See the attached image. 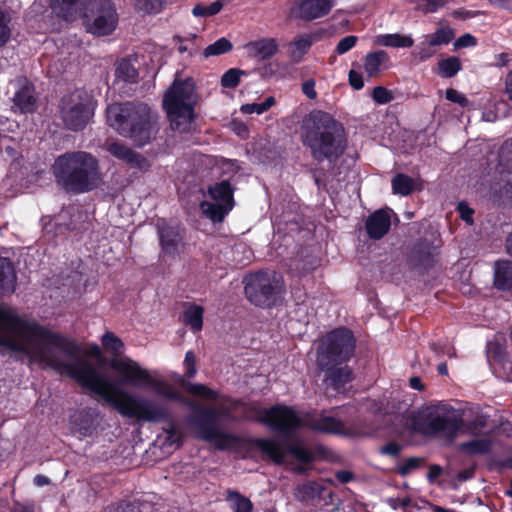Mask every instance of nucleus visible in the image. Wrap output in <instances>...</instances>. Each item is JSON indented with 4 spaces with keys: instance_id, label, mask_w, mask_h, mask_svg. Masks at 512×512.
<instances>
[{
    "instance_id": "nucleus-1",
    "label": "nucleus",
    "mask_w": 512,
    "mask_h": 512,
    "mask_svg": "<svg viewBox=\"0 0 512 512\" xmlns=\"http://www.w3.org/2000/svg\"><path fill=\"white\" fill-rule=\"evenodd\" d=\"M0 346L27 357L30 362L69 376L100 396L121 416L138 422H168L170 425L165 429L166 433L170 438L175 434L172 414L166 403L118 388L89 359L101 358L99 346L82 350L74 341L36 323L24 321L4 307H0Z\"/></svg>"
},
{
    "instance_id": "nucleus-2",
    "label": "nucleus",
    "mask_w": 512,
    "mask_h": 512,
    "mask_svg": "<svg viewBox=\"0 0 512 512\" xmlns=\"http://www.w3.org/2000/svg\"><path fill=\"white\" fill-rule=\"evenodd\" d=\"M110 367L119 375L118 384L150 387L158 396L166 400L182 402L193 409L188 423L196 429L201 439L214 443L220 450L228 449L237 443L235 435L219 427L218 417L220 414H225V411L219 412L214 408L199 406L186 400L173 385L153 377L147 369L129 357L111 360Z\"/></svg>"
},
{
    "instance_id": "nucleus-3",
    "label": "nucleus",
    "mask_w": 512,
    "mask_h": 512,
    "mask_svg": "<svg viewBox=\"0 0 512 512\" xmlns=\"http://www.w3.org/2000/svg\"><path fill=\"white\" fill-rule=\"evenodd\" d=\"M301 140L317 162H336L347 148L343 125L321 110L312 111L303 119Z\"/></svg>"
},
{
    "instance_id": "nucleus-4",
    "label": "nucleus",
    "mask_w": 512,
    "mask_h": 512,
    "mask_svg": "<svg viewBox=\"0 0 512 512\" xmlns=\"http://www.w3.org/2000/svg\"><path fill=\"white\" fill-rule=\"evenodd\" d=\"M109 126L137 148L150 144L159 133L158 117L142 102L114 103L106 109Z\"/></svg>"
},
{
    "instance_id": "nucleus-5",
    "label": "nucleus",
    "mask_w": 512,
    "mask_h": 512,
    "mask_svg": "<svg viewBox=\"0 0 512 512\" xmlns=\"http://www.w3.org/2000/svg\"><path fill=\"white\" fill-rule=\"evenodd\" d=\"M51 170L56 183L68 193L90 192L103 182L99 161L85 151L66 152L58 156Z\"/></svg>"
},
{
    "instance_id": "nucleus-6",
    "label": "nucleus",
    "mask_w": 512,
    "mask_h": 512,
    "mask_svg": "<svg viewBox=\"0 0 512 512\" xmlns=\"http://www.w3.org/2000/svg\"><path fill=\"white\" fill-rule=\"evenodd\" d=\"M257 418L259 422L285 436H289L301 428H309L321 433H345L343 423L334 417L310 412L298 413L292 407L285 405L258 409Z\"/></svg>"
},
{
    "instance_id": "nucleus-7",
    "label": "nucleus",
    "mask_w": 512,
    "mask_h": 512,
    "mask_svg": "<svg viewBox=\"0 0 512 512\" xmlns=\"http://www.w3.org/2000/svg\"><path fill=\"white\" fill-rule=\"evenodd\" d=\"M197 100L193 79L175 78L163 99V107L172 130L185 133L191 129L195 119L194 109Z\"/></svg>"
},
{
    "instance_id": "nucleus-8",
    "label": "nucleus",
    "mask_w": 512,
    "mask_h": 512,
    "mask_svg": "<svg viewBox=\"0 0 512 512\" xmlns=\"http://www.w3.org/2000/svg\"><path fill=\"white\" fill-rule=\"evenodd\" d=\"M415 425L426 435L453 438L462 427L463 418L460 412L450 405L438 403L422 410Z\"/></svg>"
},
{
    "instance_id": "nucleus-9",
    "label": "nucleus",
    "mask_w": 512,
    "mask_h": 512,
    "mask_svg": "<svg viewBox=\"0 0 512 512\" xmlns=\"http://www.w3.org/2000/svg\"><path fill=\"white\" fill-rule=\"evenodd\" d=\"M355 349V339L345 328L327 334L317 350V364L320 369H331L348 361Z\"/></svg>"
},
{
    "instance_id": "nucleus-10",
    "label": "nucleus",
    "mask_w": 512,
    "mask_h": 512,
    "mask_svg": "<svg viewBox=\"0 0 512 512\" xmlns=\"http://www.w3.org/2000/svg\"><path fill=\"white\" fill-rule=\"evenodd\" d=\"M60 116L69 130H82L94 114V101L84 90L77 89L62 97Z\"/></svg>"
},
{
    "instance_id": "nucleus-11",
    "label": "nucleus",
    "mask_w": 512,
    "mask_h": 512,
    "mask_svg": "<svg viewBox=\"0 0 512 512\" xmlns=\"http://www.w3.org/2000/svg\"><path fill=\"white\" fill-rule=\"evenodd\" d=\"M82 16L87 31L98 36L112 33L118 23V15L110 0H85Z\"/></svg>"
},
{
    "instance_id": "nucleus-12",
    "label": "nucleus",
    "mask_w": 512,
    "mask_h": 512,
    "mask_svg": "<svg viewBox=\"0 0 512 512\" xmlns=\"http://www.w3.org/2000/svg\"><path fill=\"white\" fill-rule=\"evenodd\" d=\"M280 291L281 281L274 272H257L245 278L246 297L255 306L272 305Z\"/></svg>"
},
{
    "instance_id": "nucleus-13",
    "label": "nucleus",
    "mask_w": 512,
    "mask_h": 512,
    "mask_svg": "<svg viewBox=\"0 0 512 512\" xmlns=\"http://www.w3.org/2000/svg\"><path fill=\"white\" fill-rule=\"evenodd\" d=\"M208 192L211 201H203L200 209L211 221L222 222L234 204L231 185L228 181H222L210 186Z\"/></svg>"
},
{
    "instance_id": "nucleus-14",
    "label": "nucleus",
    "mask_w": 512,
    "mask_h": 512,
    "mask_svg": "<svg viewBox=\"0 0 512 512\" xmlns=\"http://www.w3.org/2000/svg\"><path fill=\"white\" fill-rule=\"evenodd\" d=\"M257 445L276 463H282L288 454H292L301 462L307 463L313 459L312 453L299 443L284 446L273 440H258Z\"/></svg>"
},
{
    "instance_id": "nucleus-15",
    "label": "nucleus",
    "mask_w": 512,
    "mask_h": 512,
    "mask_svg": "<svg viewBox=\"0 0 512 512\" xmlns=\"http://www.w3.org/2000/svg\"><path fill=\"white\" fill-rule=\"evenodd\" d=\"M105 149L114 158L122 161L130 168L147 170L150 167V163L146 157L118 139H108L105 142Z\"/></svg>"
},
{
    "instance_id": "nucleus-16",
    "label": "nucleus",
    "mask_w": 512,
    "mask_h": 512,
    "mask_svg": "<svg viewBox=\"0 0 512 512\" xmlns=\"http://www.w3.org/2000/svg\"><path fill=\"white\" fill-rule=\"evenodd\" d=\"M244 49L248 57L260 62L275 56L278 53L279 45L275 38H261L248 42Z\"/></svg>"
},
{
    "instance_id": "nucleus-17",
    "label": "nucleus",
    "mask_w": 512,
    "mask_h": 512,
    "mask_svg": "<svg viewBox=\"0 0 512 512\" xmlns=\"http://www.w3.org/2000/svg\"><path fill=\"white\" fill-rule=\"evenodd\" d=\"M436 255L435 246L428 241H421L414 245L409 255V261L415 268L427 269L434 265Z\"/></svg>"
},
{
    "instance_id": "nucleus-18",
    "label": "nucleus",
    "mask_w": 512,
    "mask_h": 512,
    "mask_svg": "<svg viewBox=\"0 0 512 512\" xmlns=\"http://www.w3.org/2000/svg\"><path fill=\"white\" fill-rule=\"evenodd\" d=\"M13 109L20 113H33L37 108V97L34 86L27 80H23L20 88L13 97Z\"/></svg>"
},
{
    "instance_id": "nucleus-19",
    "label": "nucleus",
    "mask_w": 512,
    "mask_h": 512,
    "mask_svg": "<svg viewBox=\"0 0 512 512\" xmlns=\"http://www.w3.org/2000/svg\"><path fill=\"white\" fill-rule=\"evenodd\" d=\"M162 250L165 254L174 256L178 252L182 236L177 227L169 226L164 221L157 224Z\"/></svg>"
},
{
    "instance_id": "nucleus-20",
    "label": "nucleus",
    "mask_w": 512,
    "mask_h": 512,
    "mask_svg": "<svg viewBox=\"0 0 512 512\" xmlns=\"http://www.w3.org/2000/svg\"><path fill=\"white\" fill-rule=\"evenodd\" d=\"M391 220L388 212L378 210L366 220V231L370 238L378 240L386 235L390 229Z\"/></svg>"
},
{
    "instance_id": "nucleus-21",
    "label": "nucleus",
    "mask_w": 512,
    "mask_h": 512,
    "mask_svg": "<svg viewBox=\"0 0 512 512\" xmlns=\"http://www.w3.org/2000/svg\"><path fill=\"white\" fill-rule=\"evenodd\" d=\"M333 6V0H304L299 6V17L314 20L327 15Z\"/></svg>"
},
{
    "instance_id": "nucleus-22",
    "label": "nucleus",
    "mask_w": 512,
    "mask_h": 512,
    "mask_svg": "<svg viewBox=\"0 0 512 512\" xmlns=\"http://www.w3.org/2000/svg\"><path fill=\"white\" fill-rule=\"evenodd\" d=\"M16 275L9 259L0 257V290L3 294L15 291Z\"/></svg>"
},
{
    "instance_id": "nucleus-23",
    "label": "nucleus",
    "mask_w": 512,
    "mask_h": 512,
    "mask_svg": "<svg viewBox=\"0 0 512 512\" xmlns=\"http://www.w3.org/2000/svg\"><path fill=\"white\" fill-rule=\"evenodd\" d=\"M313 43V38L310 35L303 34L296 36L293 41L289 43V57L293 63L302 61L304 55L309 51Z\"/></svg>"
},
{
    "instance_id": "nucleus-24",
    "label": "nucleus",
    "mask_w": 512,
    "mask_h": 512,
    "mask_svg": "<svg viewBox=\"0 0 512 512\" xmlns=\"http://www.w3.org/2000/svg\"><path fill=\"white\" fill-rule=\"evenodd\" d=\"M494 284L500 290L512 289V261L496 262Z\"/></svg>"
},
{
    "instance_id": "nucleus-25",
    "label": "nucleus",
    "mask_w": 512,
    "mask_h": 512,
    "mask_svg": "<svg viewBox=\"0 0 512 512\" xmlns=\"http://www.w3.org/2000/svg\"><path fill=\"white\" fill-rule=\"evenodd\" d=\"M176 381L188 393L194 396L208 401H216L218 398L217 391L210 389L204 384L188 382L185 380L184 376H180Z\"/></svg>"
},
{
    "instance_id": "nucleus-26",
    "label": "nucleus",
    "mask_w": 512,
    "mask_h": 512,
    "mask_svg": "<svg viewBox=\"0 0 512 512\" xmlns=\"http://www.w3.org/2000/svg\"><path fill=\"white\" fill-rule=\"evenodd\" d=\"M327 372L326 380L335 389L339 390L352 380V371L348 366H335L331 369H322Z\"/></svg>"
},
{
    "instance_id": "nucleus-27",
    "label": "nucleus",
    "mask_w": 512,
    "mask_h": 512,
    "mask_svg": "<svg viewBox=\"0 0 512 512\" xmlns=\"http://www.w3.org/2000/svg\"><path fill=\"white\" fill-rule=\"evenodd\" d=\"M389 60L388 54L383 51H375L368 53L364 61V71L369 77L377 76L382 66L385 65Z\"/></svg>"
},
{
    "instance_id": "nucleus-28",
    "label": "nucleus",
    "mask_w": 512,
    "mask_h": 512,
    "mask_svg": "<svg viewBox=\"0 0 512 512\" xmlns=\"http://www.w3.org/2000/svg\"><path fill=\"white\" fill-rule=\"evenodd\" d=\"M326 488L318 482H306L295 489V497L301 502H309L315 498L323 497Z\"/></svg>"
},
{
    "instance_id": "nucleus-29",
    "label": "nucleus",
    "mask_w": 512,
    "mask_h": 512,
    "mask_svg": "<svg viewBox=\"0 0 512 512\" xmlns=\"http://www.w3.org/2000/svg\"><path fill=\"white\" fill-rule=\"evenodd\" d=\"M419 183L417 180L409 177L406 174L399 173L392 179V190L393 193L399 194L402 196H407L412 193L416 189H420L418 187Z\"/></svg>"
},
{
    "instance_id": "nucleus-30",
    "label": "nucleus",
    "mask_w": 512,
    "mask_h": 512,
    "mask_svg": "<svg viewBox=\"0 0 512 512\" xmlns=\"http://www.w3.org/2000/svg\"><path fill=\"white\" fill-rule=\"evenodd\" d=\"M55 8L66 20H72L78 12L83 10V0H51Z\"/></svg>"
},
{
    "instance_id": "nucleus-31",
    "label": "nucleus",
    "mask_w": 512,
    "mask_h": 512,
    "mask_svg": "<svg viewBox=\"0 0 512 512\" xmlns=\"http://www.w3.org/2000/svg\"><path fill=\"white\" fill-rule=\"evenodd\" d=\"M226 500L229 502L233 512H252V502L237 491L227 490Z\"/></svg>"
},
{
    "instance_id": "nucleus-32",
    "label": "nucleus",
    "mask_w": 512,
    "mask_h": 512,
    "mask_svg": "<svg viewBox=\"0 0 512 512\" xmlns=\"http://www.w3.org/2000/svg\"><path fill=\"white\" fill-rule=\"evenodd\" d=\"M115 76L123 82L135 83L138 78V71L130 61L122 59L117 62Z\"/></svg>"
},
{
    "instance_id": "nucleus-33",
    "label": "nucleus",
    "mask_w": 512,
    "mask_h": 512,
    "mask_svg": "<svg viewBox=\"0 0 512 512\" xmlns=\"http://www.w3.org/2000/svg\"><path fill=\"white\" fill-rule=\"evenodd\" d=\"M203 308L197 305H190L184 311L183 321L194 331H200L203 326Z\"/></svg>"
},
{
    "instance_id": "nucleus-34",
    "label": "nucleus",
    "mask_w": 512,
    "mask_h": 512,
    "mask_svg": "<svg viewBox=\"0 0 512 512\" xmlns=\"http://www.w3.org/2000/svg\"><path fill=\"white\" fill-rule=\"evenodd\" d=\"M492 442L489 439H476L462 443L460 445L461 450L469 455H481L486 454L491 450Z\"/></svg>"
},
{
    "instance_id": "nucleus-35",
    "label": "nucleus",
    "mask_w": 512,
    "mask_h": 512,
    "mask_svg": "<svg viewBox=\"0 0 512 512\" xmlns=\"http://www.w3.org/2000/svg\"><path fill=\"white\" fill-rule=\"evenodd\" d=\"M379 44L389 47H411L414 43L410 36L400 34H386L378 38Z\"/></svg>"
},
{
    "instance_id": "nucleus-36",
    "label": "nucleus",
    "mask_w": 512,
    "mask_h": 512,
    "mask_svg": "<svg viewBox=\"0 0 512 512\" xmlns=\"http://www.w3.org/2000/svg\"><path fill=\"white\" fill-rule=\"evenodd\" d=\"M454 38V32L447 26L440 27L433 34L426 36V39L430 42V45L434 47L443 44H448Z\"/></svg>"
},
{
    "instance_id": "nucleus-37",
    "label": "nucleus",
    "mask_w": 512,
    "mask_h": 512,
    "mask_svg": "<svg viewBox=\"0 0 512 512\" xmlns=\"http://www.w3.org/2000/svg\"><path fill=\"white\" fill-rule=\"evenodd\" d=\"M232 48V43L228 39L222 37L218 39L216 42L208 45L204 49L203 55L205 58H208L210 56H218L231 51Z\"/></svg>"
},
{
    "instance_id": "nucleus-38",
    "label": "nucleus",
    "mask_w": 512,
    "mask_h": 512,
    "mask_svg": "<svg viewBox=\"0 0 512 512\" xmlns=\"http://www.w3.org/2000/svg\"><path fill=\"white\" fill-rule=\"evenodd\" d=\"M439 71L443 77L451 78L461 69L460 60L457 57H449L439 62Z\"/></svg>"
},
{
    "instance_id": "nucleus-39",
    "label": "nucleus",
    "mask_w": 512,
    "mask_h": 512,
    "mask_svg": "<svg viewBox=\"0 0 512 512\" xmlns=\"http://www.w3.org/2000/svg\"><path fill=\"white\" fill-rule=\"evenodd\" d=\"M223 1L216 0L208 6L196 5L194 6L192 13L196 17H207L218 14L223 8Z\"/></svg>"
},
{
    "instance_id": "nucleus-40",
    "label": "nucleus",
    "mask_w": 512,
    "mask_h": 512,
    "mask_svg": "<svg viewBox=\"0 0 512 512\" xmlns=\"http://www.w3.org/2000/svg\"><path fill=\"white\" fill-rule=\"evenodd\" d=\"M102 344L106 350L114 354H120L124 348L122 340L112 332H106L102 336Z\"/></svg>"
},
{
    "instance_id": "nucleus-41",
    "label": "nucleus",
    "mask_w": 512,
    "mask_h": 512,
    "mask_svg": "<svg viewBox=\"0 0 512 512\" xmlns=\"http://www.w3.org/2000/svg\"><path fill=\"white\" fill-rule=\"evenodd\" d=\"M499 163L512 173V138L506 140L499 149Z\"/></svg>"
},
{
    "instance_id": "nucleus-42",
    "label": "nucleus",
    "mask_w": 512,
    "mask_h": 512,
    "mask_svg": "<svg viewBox=\"0 0 512 512\" xmlns=\"http://www.w3.org/2000/svg\"><path fill=\"white\" fill-rule=\"evenodd\" d=\"M167 0H135L137 10L145 13H158Z\"/></svg>"
},
{
    "instance_id": "nucleus-43",
    "label": "nucleus",
    "mask_w": 512,
    "mask_h": 512,
    "mask_svg": "<svg viewBox=\"0 0 512 512\" xmlns=\"http://www.w3.org/2000/svg\"><path fill=\"white\" fill-rule=\"evenodd\" d=\"M245 74L246 72L240 69H229L223 74L221 84L225 88H235L240 82L241 75Z\"/></svg>"
},
{
    "instance_id": "nucleus-44",
    "label": "nucleus",
    "mask_w": 512,
    "mask_h": 512,
    "mask_svg": "<svg viewBox=\"0 0 512 512\" xmlns=\"http://www.w3.org/2000/svg\"><path fill=\"white\" fill-rule=\"evenodd\" d=\"M74 423L78 425L79 431L83 435H87V433L92 427V415L88 411H81L78 414L74 415Z\"/></svg>"
},
{
    "instance_id": "nucleus-45",
    "label": "nucleus",
    "mask_w": 512,
    "mask_h": 512,
    "mask_svg": "<svg viewBox=\"0 0 512 512\" xmlns=\"http://www.w3.org/2000/svg\"><path fill=\"white\" fill-rule=\"evenodd\" d=\"M10 18L7 13L0 8V48L5 46L11 36L9 27Z\"/></svg>"
},
{
    "instance_id": "nucleus-46",
    "label": "nucleus",
    "mask_w": 512,
    "mask_h": 512,
    "mask_svg": "<svg viewBox=\"0 0 512 512\" xmlns=\"http://www.w3.org/2000/svg\"><path fill=\"white\" fill-rule=\"evenodd\" d=\"M372 98L378 104H386L393 100V95L385 87L377 86L373 89Z\"/></svg>"
},
{
    "instance_id": "nucleus-47",
    "label": "nucleus",
    "mask_w": 512,
    "mask_h": 512,
    "mask_svg": "<svg viewBox=\"0 0 512 512\" xmlns=\"http://www.w3.org/2000/svg\"><path fill=\"white\" fill-rule=\"evenodd\" d=\"M487 425V418L482 414H477L472 420L468 421L466 428L473 434L480 432Z\"/></svg>"
},
{
    "instance_id": "nucleus-48",
    "label": "nucleus",
    "mask_w": 512,
    "mask_h": 512,
    "mask_svg": "<svg viewBox=\"0 0 512 512\" xmlns=\"http://www.w3.org/2000/svg\"><path fill=\"white\" fill-rule=\"evenodd\" d=\"M424 2L423 5H419L418 9L423 13H434L440 8L444 7L448 0H422Z\"/></svg>"
},
{
    "instance_id": "nucleus-49",
    "label": "nucleus",
    "mask_w": 512,
    "mask_h": 512,
    "mask_svg": "<svg viewBox=\"0 0 512 512\" xmlns=\"http://www.w3.org/2000/svg\"><path fill=\"white\" fill-rule=\"evenodd\" d=\"M358 38L354 35H349L342 38L336 47V52L338 54H344L351 50L357 43Z\"/></svg>"
},
{
    "instance_id": "nucleus-50",
    "label": "nucleus",
    "mask_w": 512,
    "mask_h": 512,
    "mask_svg": "<svg viewBox=\"0 0 512 512\" xmlns=\"http://www.w3.org/2000/svg\"><path fill=\"white\" fill-rule=\"evenodd\" d=\"M446 99L451 102L457 103L462 107H466L469 103L468 99L465 97L464 94L458 92L453 88H449L446 90Z\"/></svg>"
},
{
    "instance_id": "nucleus-51",
    "label": "nucleus",
    "mask_w": 512,
    "mask_h": 512,
    "mask_svg": "<svg viewBox=\"0 0 512 512\" xmlns=\"http://www.w3.org/2000/svg\"><path fill=\"white\" fill-rule=\"evenodd\" d=\"M184 364L187 367V371L185 376L187 378H192L195 376L196 370V357L192 351H188L185 355Z\"/></svg>"
},
{
    "instance_id": "nucleus-52",
    "label": "nucleus",
    "mask_w": 512,
    "mask_h": 512,
    "mask_svg": "<svg viewBox=\"0 0 512 512\" xmlns=\"http://www.w3.org/2000/svg\"><path fill=\"white\" fill-rule=\"evenodd\" d=\"M436 53V49L430 42L425 38L420 44L419 58L420 60H426L432 57Z\"/></svg>"
},
{
    "instance_id": "nucleus-53",
    "label": "nucleus",
    "mask_w": 512,
    "mask_h": 512,
    "mask_svg": "<svg viewBox=\"0 0 512 512\" xmlns=\"http://www.w3.org/2000/svg\"><path fill=\"white\" fill-rule=\"evenodd\" d=\"M422 462L420 458H409L400 468L399 473L404 476L418 468Z\"/></svg>"
},
{
    "instance_id": "nucleus-54",
    "label": "nucleus",
    "mask_w": 512,
    "mask_h": 512,
    "mask_svg": "<svg viewBox=\"0 0 512 512\" xmlns=\"http://www.w3.org/2000/svg\"><path fill=\"white\" fill-rule=\"evenodd\" d=\"M106 512H140L139 507L135 503L125 502L116 507H110Z\"/></svg>"
},
{
    "instance_id": "nucleus-55",
    "label": "nucleus",
    "mask_w": 512,
    "mask_h": 512,
    "mask_svg": "<svg viewBox=\"0 0 512 512\" xmlns=\"http://www.w3.org/2000/svg\"><path fill=\"white\" fill-rule=\"evenodd\" d=\"M349 83L356 90L362 89L364 86L362 74L355 70H350Z\"/></svg>"
},
{
    "instance_id": "nucleus-56",
    "label": "nucleus",
    "mask_w": 512,
    "mask_h": 512,
    "mask_svg": "<svg viewBox=\"0 0 512 512\" xmlns=\"http://www.w3.org/2000/svg\"><path fill=\"white\" fill-rule=\"evenodd\" d=\"M315 84L316 83L314 79H308L302 84V92L309 99H315L317 97Z\"/></svg>"
},
{
    "instance_id": "nucleus-57",
    "label": "nucleus",
    "mask_w": 512,
    "mask_h": 512,
    "mask_svg": "<svg viewBox=\"0 0 512 512\" xmlns=\"http://www.w3.org/2000/svg\"><path fill=\"white\" fill-rule=\"evenodd\" d=\"M474 45H476V38L471 34L462 35L454 43V46L456 48L471 47Z\"/></svg>"
},
{
    "instance_id": "nucleus-58",
    "label": "nucleus",
    "mask_w": 512,
    "mask_h": 512,
    "mask_svg": "<svg viewBox=\"0 0 512 512\" xmlns=\"http://www.w3.org/2000/svg\"><path fill=\"white\" fill-rule=\"evenodd\" d=\"M381 453L387 454L390 456H398V454L401 451V446L396 442H390L386 444L385 446L381 447L380 449Z\"/></svg>"
},
{
    "instance_id": "nucleus-59",
    "label": "nucleus",
    "mask_w": 512,
    "mask_h": 512,
    "mask_svg": "<svg viewBox=\"0 0 512 512\" xmlns=\"http://www.w3.org/2000/svg\"><path fill=\"white\" fill-rule=\"evenodd\" d=\"M241 112L245 114H262L264 113V109L262 108L261 103H247L241 106Z\"/></svg>"
},
{
    "instance_id": "nucleus-60",
    "label": "nucleus",
    "mask_w": 512,
    "mask_h": 512,
    "mask_svg": "<svg viewBox=\"0 0 512 512\" xmlns=\"http://www.w3.org/2000/svg\"><path fill=\"white\" fill-rule=\"evenodd\" d=\"M504 84V92L507 95L508 99L512 101V70L506 75Z\"/></svg>"
},
{
    "instance_id": "nucleus-61",
    "label": "nucleus",
    "mask_w": 512,
    "mask_h": 512,
    "mask_svg": "<svg viewBox=\"0 0 512 512\" xmlns=\"http://www.w3.org/2000/svg\"><path fill=\"white\" fill-rule=\"evenodd\" d=\"M335 476L341 483H348L353 478V474L346 470L337 471Z\"/></svg>"
},
{
    "instance_id": "nucleus-62",
    "label": "nucleus",
    "mask_w": 512,
    "mask_h": 512,
    "mask_svg": "<svg viewBox=\"0 0 512 512\" xmlns=\"http://www.w3.org/2000/svg\"><path fill=\"white\" fill-rule=\"evenodd\" d=\"M442 473V469L438 465H432L430 466L429 473H428V479L430 482H433L440 474Z\"/></svg>"
},
{
    "instance_id": "nucleus-63",
    "label": "nucleus",
    "mask_w": 512,
    "mask_h": 512,
    "mask_svg": "<svg viewBox=\"0 0 512 512\" xmlns=\"http://www.w3.org/2000/svg\"><path fill=\"white\" fill-rule=\"evenodd\" d=\"M409 384H410V387L415 390H418V391L424 390V385L422 384L421 379L417 376L411 377L409 380Z\"/></svg>"
},
{
    "instance_id": "nucleus-64",
    "label": "nucleus",
    "mask_w": 512,
    "mask_h": 512,
    "mask_svg": "<svg viewBox=\"0 0 512 512\" xmlns=\"http://www.w3.org/2000/svg\"><path fill=\"white\" fill-rule=\"evenodd\" d=\"M34 483L37 486L42 487L50 484V479L44 475L38 474L34 477Z\"/></svg>"
}]
</instances>
